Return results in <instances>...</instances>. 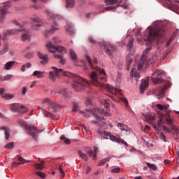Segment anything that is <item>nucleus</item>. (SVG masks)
<instances>
[{"instance_id":"63","label":"nucleus","mask_w":179,"mask_h":179,"mask_svg":"<svg viewBox=\"0 0 179 179\" xmlns=\"http://www.w3.org/2000/svg\"><path fill=\"white\" fill-rule=\"evenodd\" d=\"M87 155H89V156H94V153L93 152V150H90L87 152Z\"/></svg>"},{"instance_id":"26","label":"nucleus","mask_w":179,"mask_h":179,"mask_svg":"<svg viewBox=\"0 0 179 179\" xmlns=\"http://www.w3.org/2000/svg\"><path fill=\"white\" fill-rule=\"evenodd\" d=\"M1 129H3V131H4L5 139L8 141V139H9L10 136V134H9V129L6 127H3L1 128Z\"/></svg>"},{"instance_id":"31","label":"nucleus","mask_w":179,"mask_h":179,"mask_svg":"<svg viewBox=\"0 0 179 179\" xmlns=\"http://www.w3.org/2000/svg\"><path fill=\"white\" fill-rule=\"evenodd\" d=\"M13 65H15V62H8L5 64V69L6 71H9V69H10Z\"/></svg>"},{"instance_id":"15","label":"nucleus","mask_w":179,"mask_h":179,"mask_svg":"<svg viewBox=\"0 0 179 179\" xmlns=\"http://www.w3.org/2000/svg\"><path fill=\"white\" fill-rule=\"evenodd\" d=\"M38 57L40 59V64L41 65H47L50 61V57H48V55L43 54L41 52H37Z\"/></svg>"},{"instance_id":"28","label":"nucleus","mask_w":179,"mask_h":179,"mask_svg":"<svg viewBox=\"0 0 179 179\" xmlns=\"http://www.w3.org/2000/svg\"><path fill=\"white\" fill-rule=\"evenodd\" d=\"M156 107H157V108H158V110H164L166 111V110H169V108L170 107V106L169 105L157 104Z\"/></svg>"},{"instance_id":"10","label":"nucleus","mask_w":179,"mask_h":179,"mask_svg":"<svg viewBox=\"0 0 179 179\" xmlns=\"http://www.w3.org/2000/svg\"><path fill=\"white\" fill-rule=\"evenodd\" d=\"M127 51L129 54L126 56L127 71H129L132 65V57L135 54V48L134 45H127Z\"/></svg>"},{"instance_id":"19","label":"nucleus","mask_w":179,"mask_h":179,"mask_svg":"<svg viewBox=\"0 0 179 179\" xmlns=\"http://www.w3.org/2000/svg\"><path fill=\"white\" fill-rule=\"evenodd\" d=\"M149 87V80H143L141 81V85H140V93L141 94H143L145 93V90L148 89Z\"/></svg>"},{"instance_id":"21","label":"nucleus","mask_w":179,"mask_h":179,"mask_svg":"<svg viewBox=\"0 0 179 179\" xmlns=\"http://www.w3.org/2000/svg\"><path fill=\"white\" fill-rule=\"evenodd\" d=\"M103 50L108 55H111V52L115 51L117 49L115 48V46L106 45L103 47Z\"/></svg>"},{"instance_id":"50","label":"nucleus","mask_w":179,"mask_h":179,"mask_svg":"<svg viewBox=\"0 0 179 179\" xmlns=\"http://www.w3.org/2000/svg\"><path fill=\"white\" fill-rule=\"evenodd\" d=\"M160 115V119L158 120L157 124L159 127L162 125V121H163V117H164V115L163 113L159 114Z\"/></svg>"},{"instance_id":"16","label":"nucleus","mask_w":179,"mask_h":179,"mask_svg":"<svg viewBox=\"0 0 179 179\" xmlns=\"http://www.w3.org/2000/svg\"><path fill=\"white\" fill-rule=\"evenodd\" d=\"M31 20L33 22V29L35 30L43 26V21L38 17H31Z\"/></svg>"},{"instance_id":"56","label":"nucleus","mask_w":179,"mask_h":179,"mask_svg":"<svg viewBox=\"0 0 179 179\" xmlns=\"http://www.w3.org/2000/svg\"><path fill=\"white\" fill-rule=\"evenodd\" d=\"M134 41H135L134 38H130L127 45H134Z\"/></svg>"},{"instance_id":"33","label":"nucleus","mask_w":179,"mask_h":179,"mask_svg":"<svg viewBox=\"0 0 179 179\" xmlns=\"http://www.w3.org/2000/svg\"><path fill=\"white\" fill-rule=\"evenodd\" d=\"M109 161H110V157L103 159L101 161H99V164H98V166L101 167V166H104V164H106V163H107V162H109Z\"/></svg>"},{"instance_id":"32","label":"nucleus","mask_w":179,"mask_h":179,"mask_svg":"<svg viewBox=\"0 0 179 179\" xmlns=\"http://www.w3.org/2000/svg\"><path fill=\"white\" fill-rule=\"evenodd\" d=\"M29 68H31V64L27 63L22 66L21 71H22V72H24L26 71V69H29Z\"/></svg>"},{"instance_id":"14","label":"nucleus","mask_w":179,"mask_h":179,"mask_svg":"<svg viewBox=\"0 0 179 179\" xmlns=\"http://www.w3.org/2000/svg\"><path fill=\"white\" fill-rule=\"evenodd\" d=\"M73 112L74 113H79L80 114H83L84 117H86L87 118H90V113H92V110H86V113L83 112L82 110H79V104L76 102H73Z\"/></svg>"},{"instance_id":"54","label":"nucleus","mask_w":179,"mask_h":179,"mask_svg":"<svg viewBox=\"0 0 179 179\" xmlns=\"http://www.w3.org/2000/svg\"><path fill=\"white\" fill-rule=\"evenodd\" d=\"M59 94H62L63 96H66L67 93H66V89L64 88L63 90H62L61 91L59 92Z\"/></svg>"},{"instance_id":"62","label":"nucleus","mask_w":179,"mask_h":179,"mask_svg":"<svg viewBox=\"0 0 179 179\" xmlns=\"http://www.w3.org/2000/svg\"><path fill=\"white\" fill-rule=\"evenodd\" d=\"M90 171H92V169L90 168V166H87L85 170V174H89Z\"/></svg>"},{"instance_id":"35","label":"nucleus","mask_w":179,"mask_h":179,"mask_svg":"<svg viewBox=\"0 0 179 179\" xmlns=\"http://www.w3.org/2000/svg\"><path fill=\"white\" fill-rule=\"evenodd\" d=\"M164 117H165L169 125H171V124H173V119H171V117H170V115L169 114V112H167L166 115Z\"/></svg>"},{"instance_id":"36","label":"nucleus","mask_w":179,"mask_h":179,"mask_svg":"<svg viewBox=\"0 0 179 179\" xmlns=\"http://www.w3.org/2000/svg\"><path fill=\"white\" fill-rule=\"evenodd\" d=\"M18 160L19 162V164H20H20H24V163H30V161L29 160H26L24 159V158L22 157H18Z\"/></svg>"},{"instance_id":"57","label":"nucleus","mask_w":179,"mask_h":179,"mask_svg":"<svg viewBox=\"0 0 179 179\" xmlns=\"http://www.w3.org/2000/svg\"><path fill=\"white\" fill-rule=\"evenodd\" d=\"M98 149L96 148H94V160H96V157H97V152H98Z\"/></svg>"},{"instance_id":"12","label":"nucleus","mask_w":179,"mask_h":179,"mask_svg":"<svg viewBox=\"0 0 179 179\" xmlns=\"http://www.w3.org/2000/svg\"><path fill=\"white\" fill-rule=\"evenodd\" d=\"M11 111H13V113H19V114H24V113L29 111V109L24 106L14 103L11 106Z\"/></svg>"},{"instance_id":"9","label":"nucleus","mask_w":179,"mask_h":179,"mask_svg":"<svg viewBox=\"0 0 179 179\" xmlns=\"http://www.w3.org/2000/svg\"><path fill=\"white\" fill-rule=\"evenodd\" d=\"M165 75L166 73L164 71L160 69H157L152 73L151 80L154 83H163V82H164V78H163V76H165Z\"/></svg>"},{"instance_id":"2","label":"nucleus","mask_w":179,"mask_h":179,"mask_svg":"<svg viewBox=\"0 0 179 179\" xmlns=\"http://www.w3.org/2000/svg\"><path fill=\"white\" fill-rule=\"evenodd\" d=\"M52 69L55 71L56 76H59L60 75H64V76H68L69 78H74V83L73 84V87L77 92L82 90L86 86L89 85V82L85 78L78 76L76 74H73L71 72L64 71L62 69H57V67H52Z\"/></svg>"},{"instance_id":"59","label":"nucleus","mask_w":179,"mask_h":179,"mask_svg":"<svg viewBox=\"0 0 179 179\" xmlns=\"http://www.w3.org/2000/svg\"><path fill=\"white\" fill-rule=\"evenodd\" d=\"M172 129H173V131H175V133H176V134H179V129L177 128V127L174 126V127L172 128Z\"/></svg>"},{"instance_id":"39","label":"nucleus","mask_w":179,"mask_h":179,"mask_svg":"<svg viewBox=\"0 0 179 179\" xmlns=\"http://www.w3.org/2000/svg\"><path fill=\"white\" fill-rule=\"evenodd\" d=\"M52 101L51 99L48 98H44L43 100L42 101L43 104H46L47 106H49L51 104Z\"/></svg>"},{"instance_id":"1","label":"nucleus","mask_w":179,"mask_h":179,"mask_svg":"<svg viewBox=\"0 0 179 179\" xmlns=\"http://www.w3.org/2000/svg\"><path fill=\"white\" fill-rule=\"evenodd\" d=\"M96 71H92L90 74V79L91 80V83L94 85V86H97L98 87H101V89H106L107 92L111 93L118 99H121L122 101L124 103L125 107L128 108L129 104H128V100L124 97H121V92L117 88H114L113 86L109 84H106L104 85V82L106 80V71L104 69H100V67H95Z\"/></svg>"},{"instance_id":"27","label":"nucleus","mask_w":179,"mask_h":179,"mask_svg":"<svg viewBox=\"0 0 179 179\" xmlns=\"http://www.w3.org/2000/svg\"><path fill=\"white\" fill-rule=\"evenodd\" d=\"M34 76H36L38 79H41V78H44V72L35 71L33 73Z\"/></svg>"},{"instance_id":"45","label":"nucleus","mask_w":179,"mask_h":179,"mask_svg":"<svg viewBox=\"0 0 179 179\" xmlns=\"http://www.w3.org/2000/svg\"><path fill=\"white\" fill-rule=\"evenodd\" d=\"M13 142H10L8 144H6L4 148H6V149H13Z\"/></svg>"},{"instance_id":"58","label":"nucleus","mask_w":179,"mask_h":179,"mask_svg":"<svg viewBox=\"0 0 179 179\" xmlns=\"http://www.w3.org/2000/svg\"><path fill=\"white\" fill-rule=\"evenodd\" d=\"M12 167H17L18 166H20V164L19 162H13L11 164Z\"/></svg>"},{"instance_id":"18","label":"nucleus","mask_w":179,"mask_h":179,"mask_svg":"<svg viewBox=\"0 0 179 179\" xmlns=\"http://www.w3.org/2000/svg\"><path fill=\"white\" fill-rule=\"evenodd\" d=\"M171 86V83H169V85H167L166 87H160L157 90V92H158L157 94V99L158 100H160V99H163L164 97V92L167 87H170Z\"/></svg>"},{"instance_id":"11","label":"nucleus","mask_w":179,"mask_h":179,"mask_svg":"<svg viewBox=\"0 0 179 179\" xmlns=\"http://www.w3.org/2000/svg\"><path fill=\"white\" fill-rule=\"evenodd\" d=\"M46 50L52 54H55L57 52H61L62 54L66 53V48L64 46L46 45Z\"/></svg>"},{"instance_id":"34","label":"nucleus","mask_w":179,"mask_h":179,"mask_svg":"<svg viewBox=\"0 0 179 179\" xmlns=\"http://www.w3.org/2000/svg\"><path fill=\"white\" fill-rule=\"evenodd\" d=\"M85 58L90 65V66L92 69H94V66H93V62H92V59L90 58V56H88L87 55H85Z\"/></svg>"},{"instance_id":"52","label":"nucleus","mask_w":179,"mask_h":179,"mask_svg":"<svg viewBox=\"0 0 179 179\" xmlns=\"http://www.w3.org/2000/svg\"><path fill=\"white\" fill-rule=\"evenodd\" d=\"M8 51V46H4L3 50L0 51V55H2L3 54H5Z\"/></svg>"},{"instance_id":"13","label":"nucleus","mask_w":179,"mask_h":179,"mask_svg":"<svg viewBox=\"0 0 179 179\" xmlns=\"http://www.w3.org/2000/svg\"><path fill=\"white\" fill-rule=\"evenodd\" d=\"M11 6V4L9 1L5 2L4 6L3 7H0V20L1 22H3V20L5 19L6 15L9 13V11L8 10V7L9 8Z\"/></svg>"},{"instance_id":"61","label":"nucleus","mask_w":179,"mask_h":179,"mask_svg":"<svg viewBox=\"0 0 179 179\" xmlns=\"http://www.w3.org/2000/svg\"><path fill=\"white\" fill-rule=\"evenodd\" d=\"M52 41H53V43H55V44H57V43H59V41H59V38H53Z\"/></svg>"},{"instance_id":"41","label":"nucleus","mask_w":179,"mask_h":179,"mask_svg":"<svg viewBox=\"0 0 179 179\" xmlns=\"http://www.w3.org/2000/svg\"><path fill=\"white\" fill-rule=\"evenodd\" d=\"M1 97L2 99H5V100H9L13 99V95L10 94H4Z\"/></svg>"},{"instance_id":"43","label":"nucleus","mask_w":179,"mask_h":179,"mask_svg":"<svg viewBox=\"0 0 179 179\" xmlns=\"http://www.w3.org/2000/svg\"><path fill=\"white\" fill-rule=\"evenodd\" d=\"M58 170L61 174V178H64V177H65V172H64V170L62 169V165H59Z\"/></svg>"},{"instance_id":"44","label":"nucleus","mask_w":179,"mask_h":179,"mask_svg":"<svg viewBox=\"0 0 179 179\" xmlns=\"http://www.w3.org/2000/svg\"><path fill=\"white\" fill-rule=\"evenodd\" d=\"M60 139L62 141H64V142L66 143V145H70L71 144V140H69V138H65L64 136H61Z\"/></svg>"},{"instance_id":"60","label":"nucleus","mask_w":179,"mask_h":179,"mask_svg":"<svg viewBox=\"0 0 179 179\" xmlns=\"http://www.w3.org/2000/svg\"><path fill=\"white\" fill-rule=\"evenodd\" d=\"M89 41H90V43H91V44H97V43H96L94 38H90Z\"/></svg>"},{"instance_id":"25","label":"nucleus","mask_w":179,"mask_h":179,"mask_svg":"<svg viewBox=\"0 0 179 179\" xmlns=\"http://www.w3.org/2000/svg\"><path fill=\"white\" fill-rule=\"evenodd\" d=\"M54 57L55 58L59 59V64H61V65H64L65 64L66 59L65 57H64V55H55Z\"/></svg>"},{"instance_id":"4","label":"nucleus","mask_w":179,"mask_h":179,"mask_svg":"<svg viewBox=\"0 0 179 179\" xmlns=\"http://www.w3.org/2000/svg\"><path fill=\"white\" fill-rule=\"evenodd\" d=\"M150 50H152V47L150 46L146 48L142 56L139 57L138 61V57L135 58V62L137 64L138 71H141L143 66L146 68L148 65H150V64H153V62H156V61L160 59L159 55H152V59H148V55L150 52Z\"/></svg>"},{"instance_id":"20","label":"nucleus","mask_w":179,"mask_h":179,"mask_svg":"<svg viewBox=\"0 0 179 179\" xmlns=\"http://www.w3.org/2000/svg\"><path fill=\"white\" fill-rule=\"evenodd\" d=\"M130 76L132 78V80H134V78L136 80V85L138 84V79H139V78H141V75L139 74V73H137L136 69L132 68L131 69V72L130 74Z\"/></svg>"},{"instance_id":"23","label":"nucleus","mask_w":179,"mask_h":179,"mask_svg":"<svg viewBox=\"0 0 179 179\" xmlns=\"http://www.w3.org/2000/svg\"><path fill=\"white\" fill-rule=\"evenodd\" d=\"M59 105L54 102L50 103V104L49 105V110L50 111H57V110H59Z\"/></svg>"},{"instance_id":"46","label":"nucleus","mask_w":179,"mask_h":179,"mask_svg":"<svg viewBox=\"0 0 179 179\" xmlns=\"http://www.w3.org/2000/svg\"><path fill=\"white\" fill-rule=\"evenodd\" d=\"M36 174L41 178H43V179L45 178V174L43 172L37 171L36 172Z\"/></svg>"},{"instance_id":"6","label":"nucleus","mask_w":179,"mask_h":179,"mask_svg":"<svg viewBox=\"0 0 179 179\" xmlns=\"http://www.w3.org/2000/svg\"><path fill=\"white\" fill-rule=\"evenodd\" d=\"M46 15H48V19L49 20H52V24L50 27V29L47 30L43 33L45 37H48V36L54 34L55 31L59 30V26L57 23V21L59 20L60 17L59 15H57L50 11H47Z\"/></svg>"},{"instance_id":"40","label":"nucleus","mask_w":179,"mask_h":179,"mask_svg":"<svg viewBox=\"0 0 179 179\" xmlns=\"http://www.w3.org/2000/svg\"><path fill=\"white\" fill-rule=\"evenodd\" d=\"M34 166L35 167L36 170H43L44 169V166L41 164L36 163L34 164Z\"/></svg>"},{"instance_id":"8","label":"nucleus","mask_w":179,"mask_h":179,"mask_svg":"<svg viewBox=\"0 0 179 179\" xmlns=\"http://www.w3.org/2000/svg\"><path fill=\"white\" fill-rule=\"evenodd\" d=\"M103 106L106 107V108H107L106 111L104 110V109L100 110L99 108H94L93 110H92V114H93L94 117H95L98 121H101L103 114L104 115H109L110 114L107 113V111H108V107H110V100L105 99L103 101Z\"/></svg>"},{"instance_id":"37","label":"nucleus","mask_w":179,"mask_h":179,"mask_svg":"<svg viewBox=\"0 0 179 179\" xmlns=\"http://www.w3.org/2000/svg\"><path fill=\"white\" fill-rule=\"evenodd\" d=\"M121 0H105L106 3L107 5H114V3H117V2H120Z\"/></svg>"},{"instance_id":"24","label":"nucleus","mask_w":179,"mask_h":179,"mask_svg":"<svg viewBox=\"0 0 179 179\" xmlns=\"http://www.w3.org/2000/svg\"><path fill=\"white\" fill-rule=\"evenodd\" d=\"M78 156H80V157H81V159H83V160H84L85 162H87V160H89V158L87 157V155H86L85 153H83L82 152V150H78Z\"/></svg>"},{"instance_id":"48","label":"nucleus","mask_w":179,"mask_h":179,"mask_svg":"<svg viewBox=\"0 0 179 179\" xmlns=\"http://www.w3.org/2000/svg\"><path fill=\"white\" fill-rule=\"evenodd\" d=\"M12 78H13V75L8 74L6 76L3 80H10V79H12Z\"/></svg>"},{"instance_id":"5","label":"nucleus","mask_w":179,"mask_h":179,"mask_svg":"<svg viewBox=\"0 0 179 179\" xmlns=\"http://www.w3.org/2000/svg\"><path fill=\"white\" fill-rule=\"evenodd\" d=\"M12 23H13V24H15V26H18L20 29H8L4 31L3 33L4 37H8V36H14L15 34H19V33H22V31H25V33L22 34L21 36L22 41L30 40V37H31V35L30 34V32L26 31V29L23 28V24H22L16 20H13Z\"/></svg>"},{"instance_id":"22","label":"nucleus","mask_w":179,"mask_h":179,"mask_svg":"<svg viewBox=\"0 0 179 179\" xmlns=\"http://www.w3.org/2000/svg\"><path fill=\"white\" fill-rule=\"evenodd\" d=\"M69 55L73 62H76L78 61V55H76V53L75 51H73V50H69Z\"/></svg>"},{"instance_id":"38","label":"nucleus","mask_w":179,"mask_h":179,"mask_svg":"<svg viewBox=\"0 0 179 179\" xmlns=\"http://www.w3.org/2000/svg\"><path fill=\"white\" fill-rule=\"evenodd\" d=\"M117 127L120 128L121 131H128L127 130V126L122 123H117Z\"/></svg>"},{"instance_id":"47","label":"nucleus","mask_w":179,"mask_h":179,"mask_svg":"<svg viewBox=\"0 0 179 179\" xmlns=\"http://www.w3.org/2000/svg\"><path fill=\"white\" fill-rule=\"evenodd\" d=\"M117 6H119L118 4H117V6H110L108 7H106L105 8V10H111L113 9H115L116 8H117Z\"/></svg>"},{"instance_id":"30","label":"nucleus","mask_w":179,"mask_h":179,"mask_svg":"<svg viewBox=\"0 0 179 179\" xmlns=\"http://www.w3.org/2000/svg\"><path fill=\"white\" fill-rule=\"evenodd\" d=\"M66 31L70 34V36H73V34H75V29H73L72 26H69L68 28H66Z\"/></svg>"},{"instance_id":"29","label":"nucleus","mask_w":179,"mask_h":179,"mask_svg":"<svg viewBox=\"0 0 179 179\" xmlns=\"http://www.w3.org/2000/svg\"><path fill=\"white\" fill-rule=\"evenodd\" d=\"M66 8H73V6L75 5V0H66Z\"/></svg>"},{"instance_id":"3","label":"nucleus","mask_w":179,"mask_h":179,"mask_svg":"<svg viewBox=\"0 0 179 179\" xmlns=\"http://www.w3.org/2000/svg\"><path fill=\"white\" fill-rule=\"evenodd\" d=\"M166 31V27L162 25H157L152 28L148 27L144 31V38L142 39L145 41H154V40H157L163 36V33Z\"/></svg>"},{"instance_id":"55","label":"nucleus","mask_w":179,"mask_h":179,"mask_svg":"<svg viewBox=\"0 0 179 179\" xmlns=\"http://www.w3.org/2000/svg\"><path fill=\"white\" fill-rule=\"evenodd\" d=\"M160 139H162V141H164V142H167V140L166 138V135H164V134H161L159 136Z\"/></svg>"},{"instance_id":"64","label":"nucleus","mask_w":179,"mask_h":179,"mask_svg":"<svg viewBox=\"0 0 179 179\" xmlns=\"http://www.w3.org/2000/svg\"><path fill=\"white\" fill-rule=\"evenodd\" d=\"M26 58H27L28 59L30 58H33V55L31 53H28L26 55Z\"/></svg>"},{"instance_id":"7","label":"nucleus","mask_w":179,"mask_h":179,"mask_svg":"<svg viewBox=\"0 0 179 179\" xmlns=\"http://www.w3.org/2000/svg\"><path fill=\"white\" fill-rule=\"evenodd\" d=\"M18 124L21 127H24V128L26 129L27 134L32 136L34 141H37V139H38V135L37 134L43 132V130L38 129L33 125L27 124V123H26V122H24L23 120H18Z\"/></svg>"},{"instance_id":"51","label":"nucleus","mask_w":179,"mask_h":179,"mask_svg":"<svg viewBox=\"0 0 179 179\" xmlns=\"http://www.w3.org/2000/svg\"><path fill=\"white\" fill-rule=\"evenodd\" d=\"M120 171H121V169H120V167H117V168H114L111 170V172L112 173H120Z\"/></svg>"},{"instance_id":"17","label":"nucleus","mask_w":179,"mask_h":179,"mask_svg":"<svg viewBox=\"0 0 179 179\" xmlns=\"http://www.w3.org/2000/svg\"><path fill=\"white\" fill-rule=\"evenodd\" d=\"M97 133L99 134V135H101V136L110 137V141H113V142H117V140H118V138H117V137H115L113 134H111L106 131H102L101 129H99Z\"/></svg>"},{"instance_id":"42","label":"nucleus","mask_w":179,"mask_h":179,"mask_svg":"<svg viewBox=\"0 0 179 179\" xmlns=\"http://www.w3.org/2000/svg\"><path fill=\"white\" fill-rule=\"evenodd\" d=\"M146 164L148 167H149V169H151V170H154V171H156V170H157V167H156V165L150 164L149 162H147Z\"/></svg>"},{"instance_id":"53","label":"nucleus","mask_w":179,"mask_h":179,"mask_svg":"<svg viewBox=\"0 0 179 179\" xmlns=\"http://www.w3.org/2000/svg\"><path fill=\"white\" fill-rule=\"evenodd\" d=\"M44 117H48L49 118H54V115L51 113H48L47 112L45 113Z\"/></svg>"},{"instance_id":"49","label":"nucleus","mask_w":179,"mask_h":179,"mask_svg":"<svg viewBox=\"0 0 179 179\" xmlns=\"http://www.w3.org/2000/svg\"><path fill=\"white\" fill-rule=\"evenodd\" d=\"M49 78L52 80H55V75H54V72L52 71L49 72Z\"/></svg>"}]
</instances>
